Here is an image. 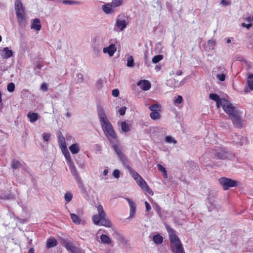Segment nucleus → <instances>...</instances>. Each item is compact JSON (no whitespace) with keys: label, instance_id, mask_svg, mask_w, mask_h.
I'll return each instance as SVG.
<instances>
[{"label":"nucleus","instance_id":"f257e3e1","mask_svg":"<svg viewBox=\"0 0 253 253\" xmlns=\"http://www.w3.org/2000/svg\"><path fill=\"white\" fill-rule=\"evenodd\" d=\"M97 112L103 131L110 143L113 144L117 140V135L112 125L107 119L104 109L101 106H97Z\"/></svg>","mask_w":253,"mask_h":253},{"label":"nucleus","instance_id":"f03ea898","mask_svg":"<svg viewBox=\"0 0 253 253\" xmlns=\"http://www.w3.org/2000/svg\"><path fill=\"white\" fill-rule=\"evenodd\" d=\"M213 158L219 160L230 159L233 157L232 152L223 146L217 147L212 150Z\"/></svg>","mask_w":253,"mask_h":253},{"label":"nucleus","instance_id":"7ed1b4c3","mask_svg":"<svg viewBox=\"0 0 253 253\" xmlns=\"http://www.w3.org/2000/svg\"><path fill=\"white\" fill-rule=\"evenodd\" d=\"M128 16L125 14H119L116 18L114 29L117 28L120 31H123L128 24Z\"/></svg>","mask_w":253,"mask_h":253},{"label":"nucleus","instance_id":"20e7f679","mask_svg":"<svg viewBox=\"0 0 253 253\" xmlns=\"http://www.w3.org/2000/svg\"><path fill=\"white\" fill-rule=\"evenodd\" d=\"M220 106L222 107L224 112L229 115V117L239 111L232 103L226 99L222 101Z\"/></svg>","mask_w":253,"mask_h":253},{"label":"nucleus","instance_id":"39448f33","mask_svg":"<svg viewBox=\"0 0 253 253\" xmlns=\"http://www.w3.org/2000/svg\"><path fill=\"white\" fill-rule=\"evenodd\" d=\"M218 180L223 189L225 190H228L230 187H234L237 186L238 182L231 179L221 177Z\"/></svg>","mask_w":253,"mask_h":253},{"label":"nucleus","instance_id":"423d86ee","mask_svg":"<svg viewBox=\"0 0 253 253\" xmlns=\"http://www.w3.org/2000/svg\"><path fill=\"white\" fill-rule=\"evenodd\" d=\"M231 119L233 124L235 127L241 128L244 124L245 121L242 119L241 113L238 111L233 116L230 117Z\"/></svg>","mask_w":253,"mask_h":253},{"label":"nucleus","instance_id":"0eeeda50","mask_svg":"<svg viewBox=\"0 0 253 253\" xmlns=\"http://www.w3.org/2000/svg\"><path fill=\"white\" fill-rule=\"evenodd\" d=\"M64 246L70 253H83L80 248L75 247L70 242L65 241Z\"/></svg>","mask_w":253,"mask_h":253},{"label":"nucleus","instance_id":"6e6552de","mask_svg":"<svg viewBox=\"0 0 253 253\" xmlns=\"http://www.w3.org/2000/svg\"><path fill=\"white\" fill-rule=\"evenodd\" d=\"M206 203L209 211H211L214 209H217V204L215 201L213 196H209L207 199Z\"/></svg>","mask_w":253,"mask_h":253},{"label":"nucleus","instance_id":"1a4fd4ad","mask_svg":"<svg viewBox=\"0 0 253 253\" xmlns=\"http://www.w3.org/2000/svg\"><path fill=\"white\" fill-rule=\"evenodd\" d=\"M136 183L137 184L144 190L147 192L149 194L153 195V193L152 190L148 186L146 182L141 177L140 179L137 180Z\"/></svg>","mask_w":253,"mask_h":253},{"label":"nucleus","instance_id":"9d476101","mask_svg":"<svg viewBox=\"0 0 253 253\" xmlns=\"http://www.w3.org/2000/svg\"><path fill=\"white\" fill-rule=\"evenodd\" d=\"M15 12L19 23L20 25H24L26 23V19L24 9L15 10Z\"/></svg>","mask_w":253,"mask_h":253},{"label":"nucleus","instance_id":"9b49d317","mask_svg":"<svg viewBox=\"0 0 253 253\" xmlns=\"http://www.w3.org/2000/svg\"><path fill=\"white\" fill-rule=\"evenodd\" d=\"M137 85L140 86L142 90L145 91L149 90L151 86L150 82L145 80L139 81L137 83Z\"/></svg>","mask_w":253,"mask_h":253},{"label":"nucleus","instance_id":"f8f14e48","mask_svg":"<svg viewBox=\"0 0 253 253\" xmlns=\"http://www.w3.org/2000/svg\"><path fill=\"white\" fill-rule=\"evenodd\" d=\"M116 47L115 45L113 43L111 44L108 47H104L103 49V52L104 53H108L109 56H113L114 53L116 51Z\"/></svg>","mask_w":253,"mask_h":253},{"label":"nucleus","instance_id":"ddd939ff","mask_svg":"<svg viewBox=\"0 0 253 253\" xmlns=\"http://www.w3.org/2000/svg\"><path fill=\"white\" fill-rule=\"evenodd\" d=\"M209 98L210 99L216 102V105L218 108L220 107V105L222 104V101L225 100L224 98H219V96L215 93L210 94Z\"/></svg>","mask_w":253,"mask_h":253},{"label":"nucleus","instance_id":"4468645a","mask_svg":"<svg viewBox=\"0 0 253 253\" xmlns=\"http://www.w3.org/2000/svg\"><path fill=\"white\" fill-rule=\"evenodd\" d=\"M125 199L128 202L130 207L129 217H133L136 211L135 204L128 198H125Z\"/></svg>","mask_w":253,"mask_h":253},{"label":"nucleus","instance_id":"2eb2a0df","mask_svg":"<svg viewBox=\"0 0 253 253\" xmlns=\"http://www.w3.org/2000/svg\"><path fill=\"white\" fill-rule=\"evenodd\" d=\"M170 247L173 253H185L181 243L175 244L171 245Z\"/></svg>","mask_w":253,"mask_h":253},{"label":"nucleus","instance_id":"dca6fc26","mask_svg":"<svg viewBox=\"0 0 253 253\" xmlns=\"http://www.w3.org/2000/svg\"><path fill=\"white\" fill-rule=\"evenodd\" d=\"M224 69L223 67H219L217 68H214L213 69V73H214L215 77L220 81L223 82L225 80V74L224 73L222 74H215V72H217L219 70Z\"/></svg>","mask_w":253,"mask_h":253},{"label":"nucleus","instance_id":"f3484780","mask_svg":"<svg viewBox=\"0 0 253 253\" xmlns=\"http://www.w3.org/2000/svg\"><path fill=\"white\" fill-rule=\"evenodd\" d=\"M1 55L3 59H8L13 56V51L8 47H4L2 51Z\"/></svg>","mask_w":253,"mask_h":253},{"label":"nucleus","instance_id":"a211bd4d","mask_svg":"<svg viewBox=\"0 0 253 253\" xmlns=\"http://www.w3.org/2000/svg\"><path fill=\"white\" fill-rule=\"evenodd\" d=\"M119 159L126 169L128 170L131 168L130 167V162L125 155L120 157Z\"/></svg>","mask_w":253,"mask_h":253},{"label":"nucleus","instance_id":"6ab92c4d","mask_svg":"<svg viewBox=\"0 0 253 253\" xmlns=\"http://www.w3.org/2000/svg\"><path fill=\"white\" fill-rule=\"evenodd\" d=\"M58 142L62 149L66 148L65 139L63 134L60 132L58 134Z\"/></svg>","mask_w":253,"mask_h":253},{"label":"nucleus","instance_id":"aec40b11","mask_svg":"<svg viewBox=\"0 0 253 253\" xmlns=\"http://www.w3.org/2000/svg\"><path fill=\"white\" fill-rule=\"evenodd\" d=\"M41 20L38 18H36L33 20L32 23L31 28L37 31H40L41 29L42 26L40 24Z\"/></svg>","mask_w":253,"mask_h":253},{"label":"nucleus","instance_id":"412c9836","mask_svg":"<svg viewBox=\"0 0 253 253\" xmlns=\"http://www.w3.org/2000/svg\"><path fill=\"white\" fill-rule=\"evenodd\" d=\"M69 169L70 170V171L72 173V174L74 177L75 179L76 180L78 179V178H80V176H79L78 171L75 167L74 163L70 164L68 165Z\"/></svg>","mask_w":253,"mask_h":253},{"label":"nucleus","instance_id":"4be33fe9","mask_svg":"<svg viewBox=\"0 0 253 253\" xmlns=\"http://www.w3.org/2000/svg\"><path fill=\"white\" fill-rule=\"evenodd\" d=\"M169 238L170 242V246L181 243L180 239L175 233L173 234L171 233L170 235H169Z\"/></svg>","mask_w":253,"mask_h":253},{"label":"nucleus","instance_id":"5701e85b","mask_svg":"<svg viewBox=\"0 0 253 253\" xmlns=\"http://www.w3.org/2000/svg\"><path fill=\"white\" fill-rule=\"evenodd\" d=\"M113 6L111 4L107 3L102 6V10L106 14H109L114 12V10L112 8Z\"/></svg>","mask_w":253,"mask_h":253},{"label":"nucleus","instance_id":"b1692460","mask_svg":"<svg viewBox=\"0 0 253 253\" xmlns=\"http://www.w3.org/2000/svg\"><path fill=\"white\" fill-rule=\"evenodd\" d=\"M72 221L76 224H81L84 223V221L75 213H70Z\"/></svg>","mask_w":253,"mask_h":253},{"label":"nucleus","instance_id":"393cba45","mask_svg":"<svg viewBox=\"0 0 253 253\" xmlns=\"http://www.w3.org/2000/svg\"><path fill=\"white\" fill-rule=\"evenodd\" d=\"M27 118L31 123H34L37 121L39 118V115L37 113H29L27 115Z\"/></svg>","mask_w":253,"mask_h":253},{"label":"nucleus","instance_id":"a878e982","mask_svg":"<svg viewBox=\"0 0 253 253\" xmlns=\"http://www.w3.org/2000/svg\"><path fill=\"white\" fill-rule=\"evenodd\" d=\"M69 150L72 154H76L80 152V147L78 144L74 143L69 147Z\"/></svg>","mask_w":253,"mask_h":253},{"label":"nucleus","instance_id":"bb28decb","mask_svg":"<svg viewBox=\"0 0 253 253\" xmlns=\"http://www.w3.org/2000/svg\"><path fill=\"white\" fill-rule=\"evenodd\" d=\"M101 243L106 245H109L112 243L111 239L106 235L102 234L100 236Z\"/></svg>","mask_w":253,"mask_h":253},{"label":"nucleus","instance_id":"cd10ccee","mask_svg":"<svg viewBox=\"0 0 253 253\" xmlns=\"http://www.w3.org/2000/svg\"><path fill=\"white\" fill-rule=\"evenodd\" d=\"M57 244V241L54 238H49L46 242V247L47 248H51L56 246Z\"/></svg>","mask_w":253,"mask_h":253},{"label":"nucleus","instance_id":"c85d7f7f","mask_svg":"<svg viewBox=\"0 0 253 253\" xmlns=\"http://www.w3.org/2000/svg\"><path fill=\"white\" fill-rule=\"evenodd\" d=\"M113 144V149L115 151V152L116 153L117 156H118V157L119 158L120 157L123 156L124 155H125L122 152L121 149L119 147V146L117 144H115V142L113 144Z\"/></svg>","mask_w":253,"mask_h":253},{"label":"nucleus","instance_id":"c756f323","mask_svg":"<svg viewBox=\"0 0 253 253\" xmlns=\"http://www.w3.org/2000/svg\"><path fill=\"white\" fill-rule=\"evenodd\" d=\"M11 168L15 170L19 168H22L23 165L18 160H13L11 162Z\"/></svg>","mask_w":253,"mask_h":253},{"label":"nucleus","instance_id":"7c9ffc66","mask_svg":"<svg viewBox=\"0 0 253 253\" xmlns=\"http://www.w3.org/2000/svg\"><path fill=\"white\" fill-rule=\"evenodd\" d=\"M128 170L129 171V172L131 176L135 179L136 181L141 177V176L133 169L130 168Z\"/></svg>","mask_w":253,"mask_h":253},{"label":"nucleus","instance_id":"2f4dec72","mask_svg":"<svg viewBox=\"0 0 253 253\" xmlns=\"http://www.w3.org/2000/svg\"><path fill=\"white\" fill-rule=\"evenodd\" d=\"M112 223L111 221L105 217V216L102 219L100 225L101 226H103L106 227H111L112 226Z\"/></svg>","mask_w":253,"mask_h":253},{"label":"nucleus","instance_id":"473e14b6","mask_svg":"<svg viewBox=\"0 0 253 253\" xmlns=\"http://www.w3.org/2000/svg\"><path fill=\"white\" fill-rule=\"evenodd\" d=\"M153 241L155 244L159 245L162 243L163 238L160 234L155 235L153 237Z\"/></svg>","mask_w":253,"mask_h":253},{"label":"nucleus","instance_id":"72a5a7b5","mask_svg":"<svg viewBox=\"0 0 253 253\" xmlns=\"http://www.w3.org/2000/svg\"><path fill=\"white\" fill-rule=\"evenodd\" d=\"M104 217L101 216L98 214H95L92 217L93 222L94 224L99 225Z\"/></svg>","mask_w":253,"mask_h":253},{"label":"nucleus","instance_id":"f704fd0d","mask_svg":"<svg viewBox=\"0 0 253 253\" xmlns=\"http://www.w3.org/2000/svg\"><path fill=\"white\" fill-rule=\"evenodd\" d=\"M103 45L92 44V48L94 53L96 55H99L101 52V49Z\"/></svg>","mask_w":253,"mask_h":253},{"label":"nucleus","instance_id":"c9c22d12","mask_svg":"<svg viewBox=\"0 0 253 253\" xmlns=\"http://www.w3.org/2000/svg\"><path fill=\"white\" fill-rule=\"evenodd\" d=\"M247 84L248 86L250 88V90H253V74H250L247 78Z\"/></svg>","mask_w":253,"mask_h":253},{"label":"nucleus","instance_id":"e433bc0d","mask_svg":"<svg viewBox=\"0 0 253 253\" xmlns=\"http://www.w3.org/2000/svg\"><path fill=\"white\" fill-rule=\"evenodd\" d=\"M92 42V44L103 45V40L99 36L93 37Z\"/></svg>","mask_w":253,"mask_h":253},{"label":"nucleus","instance_id":"4c0bfd02","mask_svg":"<svg viewBox=\"0 0 253 253\" xmlns=\"http://www.w3.org/2000/svg\"><path fill=\"white\" fill-rule=\"evenodd\" d=\"M175 84L176 81L173 78L169 79V80H167L166 82L167 85L172 88H174L176 86Z\"/></svg>","mask_w":253,"mask_h":253},{"label":"nucleus","instance_id":"58836bf2","mask_svg":"<svg viewBox=\"0 0 253 253\" xmlns=\"http://www.w3.org/2000/svg\"><path fill=\"white\" fill-rule=\"evenodd\" d=\"M121 129L123 132H128L130 130L129 126L126 122H123L121 124Z\"/></svg>","mask_w":253,"mask_h":253},{"label":"nucleus","instance_id":"ea45409f","mask_svg":"<svg viewBox=\"0 0 253 253\" xmlns=\"http://www.w3.org/2000/svg\"><path fill=\"white\" fill-rule=\"evenodd\" d=\"M97 210L98 211V215H100L101 216L104 217L106 216L105 212L104 211L103 206L101 205H98L97 207Z\"/></svg>","mask_w":253,"mask_h":253},{"label":"nucleus","instance_id":"a19ab883","mask_svg":"<svg viewBox=\"0 0 253 253\" xmlns=\"http://www.w3.org/2000/svg\"><path fill=\"white\" fill-rule=\"evenodd\" d=\"M122 3V0H112V2L110 4L113 7H117L121 6Z\"/></svg>","mask_w":253,"mask_h":253},{"label":"nucleus","instance_id":"79ce46f5","mask_svg":"<svg viewBox=\"0 0 253 253\" xmlns=\"http://www.w3.org/2000/svg\"><path fill=\"white\" fill-rule=\"evenodd\" d=\"M165 141L168 143L176 144L177 143V141L175 139V138L170 135H168L166 136Z\"/></svg>","mask_w":253,"mask_h":253},{"label":"nucleus","instance_id":"37998d69","mask_svg":"<svg viewBox=\"0 0 253 253\" xmlns=\"http://www.w3.org/2000/svg\"><path fill=\"white\" fill-rule=\"evenodd\" d=\"M150 117L152 120H156L160 117V113L157 111L152 112L150 114Z\"/></svg>","mask_w":253,"mask_h":253},{"label":"nucleus","instance_id":"c03bdc74","mask_svg":"<svg viewBox=\"0 0 253 253\" xmlns=\"http://www.w3.org/2000/svg\"><path fill=\"white\" fill-rule=\"evenodd\" d=\"M127 66L129 67H132L134 66V60L133 57L131 55L127 58Z\"/></svg>","mask_w":253,"mask_h":253},{"label":"nucleus","instance_id":"a18cd8bd","mask_svg":"<svg viewBox=\"0 0 253 253\" xmlns=\"http://www.w3.org/2000/svg\"><path fill=\"white\" fill-rule=\"evenodd\" d=\"M64 156L66 159L67 163L68 164V165L73 163V162L72 161L70 157V154L68 151H67L66 153H64Z\"/></svg>","mask_w":253,"mask_h":253},{"label":"nucleus","instance_id":"49530a36","mask_svg":"<svg viewBox=\"0 0 253 253\" xmlns=\"http://www.w3.org/2000/svg\"><path fill=\"white\" fill-rule=\"evenodd\" d=\"M15 10L24 9L20 0H16L14 3Z\"/></svg>","mask_w":253,"mask_h":253},{"label":"nucleus","instance_id":"de8ad7c7","mask_svg":"<svg viewBox=\"0 0 253 253\" xmlns=\"http://www.w3.org/2000/svg\"><path fill=\"white\" fill-rule=\"evenodd\" d=\"M62 2L63 4H68V5L80 4V2L79 1H75V0H63Z\"/></svg>","mask_w":253,"mask_h":253},{"label":"nucleus","instance_id":"09e8293b","mask_svg":"<svg viewBox=\"0 0 253 253\" xmlns=\"http://www.w3.org/2000/svg\"><path fill=\"white\" fill-rule=\"evenodd\" d=\"M73 198V194L70 192H67L65 194L64 196V199L67 202H70Z\"/></svg>","mask_w":253,"mask_h":253},{"label":"nucleus","instance_id":"8fccbe9b","mask_svg":"<svg viewBox=\"0 0 253 253\" xmlns=\"http://www.w3.org/2000/svg\"><path fill=\"white\" fill-rule=\"evenodd\" d=\"M163 58V56L162 55H156L152 58V62L154 63H157L161 60H162Z\"/></svg>","mask_w":253,"mask_h":253},{"label":"nucleus","instance_id":"3c124183","mask_svg":"<svg viewBox=\"0 0 253 253\" xmlns=\"http://www.w3.org/2000/svg\"><path fill=\"white\" fill-rule=\"evenodd\" d=\"M15 89V84L14 83L11 82L7 84V89L9 92H12Z\"/></svg>","mask_w":253,"mask_h":253},{"label":"nucleus","instance_id":"603ef678","mask_svg":"<svg viewBox=\"0 0 253 253\" xmlns=\"http://www.w3.org/2000/svg\"><path fill=\"white\" fill-rule=\"evenodd\" d=\"M12 198V196L10 194H0V199L8 200Z\"/></svg>","mask_w":253,"mask_h":253},{"label":"nucleus","instance_id":"864d4df0","mask_svg":"<svg viewBox=\"0 0 253 253\" xmlns=\"http://www.w3.org/2000/svg\"><path fill=\"white\" fill-rule=\"evenodd\" d=\"M183 101V98L181 95H178L177 97L174 99L173 103L175 105L180 104Z\"/></svg>","mask_w":253,"mask_h":253},{"label":"nucleus","instance_id":"5fc2aeb1","mask_svg":"<svg viewBox=\"0 0 253 253\" xmlns=\"http://www.w3.org/2000/svg\"><path fill=\"white\" fill-rule=\"evenodd\" d=\"M118 236V239L119 240V241L122 243L123 244H126L127 243V240H126L123 235H121V234H119L118 233H117Z\"/></svg>","mask_w":253,"mask_h":253},{"label":"nucleus","instance_id":"6e6d98bb","mask_svg":"<svg viewBox=\"0 0 253 253\" xmlns=\"http://www.w3.org/2000/svg\"><path fill=\"white\" fill-rule=\"evenodd\" d=\"M76 180V182H77V183L78 184V187H79L80 189H83V188L85 187L84 186V183L82 181V180L81 178H78V179H77Z\"/></svg>","mask_w":253,"mask_h":253},{"label":"nucleus","instance_id":"4d7b16f0","mask_svg":"<svg viewBox=\"0 0 253 253\" xmlns=\"http://www.w3.org/2000/svg\"><path fill=\"white\" fill-rule=\"evenodd\" d=\"M77 82L78 83H82L84 81V76L82 73H78L77 74Z\"/></svg>","mask_w":253,"mask_h":253},{"label":"nucleus","instance_id":"13d9d810","mask_svg":"<svg viewBox=\"0 0 253 253\" xmlns=\"http://www.w3.org/2000/svg\"><path fill=\"white\" fill-rule=\"evenodd\" d=\"M80 190L81 191V193H82V194L83 195V196L84 198H87L89 197L88 192L85 187L83 189H80Z\"/></svg>","mask_w":253,"mask_h":253},{"label":"nucleus","instance_id":"bf43d9fd","mask_svg":"<svg viewBox=\"0 0 253 253\" xmlns=\"http://www.w3.org/2000/svg\"><path fill=\"white\" fill-rule=\"evenodd\" d=\"M40 89L43 92H46L48 90L47 84L45 83H42Z\"/></svg>","mask_w":253,"mask_h":253},{"label":"nucleus","instance_id":"052dcab7","mask_svg":"<svg viewBox=\"0 0 253 253\" xmlns=\"http://www.w3.org/2000/svg\"><path fill=\"white\" fill-rule=\"evenodd\" d=\"M113 176L116 178H119L120 176V171L118 169H115L113 172Z\"/></svg>","mask_w":253,"mask_h":253},{"label":"nucleus","instance_id":"680f3d73","mask_svg":"<svg viewBox=\"0 0 253 253\" xmlns=\"http://www.w3.org/2000/svg\"><path fill=\"white\" fill-rule=\"evenodd\" d=\"M50 134L47 133H43L42 134V137L44 141H48L50 137Z\"/></svg>","mask_w":253,"mask_h":253},{"label":"nucleus","instance_id":"e2e57ef3","mask_svg":"<svg viewBox=\"0 0 253 253\" xmlns=\"http://www.w3.org/2000/svg\"><path fill=\"white\" fill-rule=\"evenodd\" d=\"M159 107V105L157 104H155L149 106V109L152 111H157V108Z\"/></svg>","mask_w":253,"mask_h":253},{"label":"nucleus","instance_id":"0e129e2a","mask_svg":"<svg viewBox=\"0 0 253 253\" xmlns=\"http://www.w3.org/2000/svg\"><path fill=\"white\" fill-rule=\"evenodd\" d=\"M157 167L158 168V170L162 172V173L165 172L166 170V169L161 165L157 164Z\"/></svg>","mask_w":253,"mask_h":253},{"label":"nucleus","instance_id":"69168bd1","mask_svg":"<svg viewBox=\"0 0 253 253\" xmlns=\"http://www.w3.org/2000/svg\"><path fill=\"white\" fill-rule=\"evenodd\" d=\"M126 111V107H123L120 108L118 111L120 115L121 116H123L124 115H125Z\"/></svg>","mask_w":253,"mask_h":253},{"label":"nucleus","instance_id":"338daca9","mask_svg":"<svg viewBox=\"0 0 253 253\" xmlns=\"http://www.w3.org/2000/svg\"><path fill=\"white\" fill-rule=\"evenodd\" d=\"M166 229L169 235H170L171 233L173 234L175 233L174 230L171 227L168 225L166 226Z\"/></svg>","mask_w":253,"mask_h":253},{"label":"nucleus","instance_id":"774afa93","mask_svg":"<svg viewBox=\"0 0 253 253\" xmlns=\"http://www.w3.org/2000/svg\"><path fill=\"white\" fill-rule=\"evenodd\" d=\"M112 94L114 97H118L119 95V90L118 89H115L112 90Z\"/></svg>","mask_w":253,"mask_h":253}]
</instances>
